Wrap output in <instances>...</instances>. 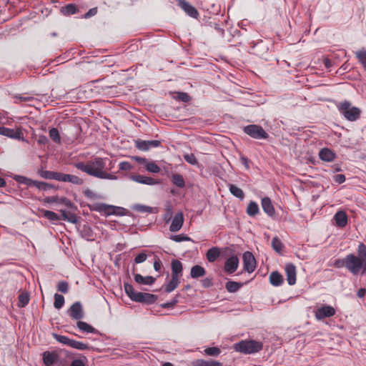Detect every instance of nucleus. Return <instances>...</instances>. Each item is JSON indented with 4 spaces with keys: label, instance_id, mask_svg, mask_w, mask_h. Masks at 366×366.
Masks as SVG:
<instances>
[{
    "label": "nucleus",
    "instance_id": "nucleus-46",
    "mask_svg": "<svg viewBox=\"0 0 366 366\" xmlns=\"http://www.w3.org/2000/svg\"><path fill=\"white\" fill-rule=\"evenodd\" d=\"M53 335L57 342L70 347L72 339H70L69 337H68L66 336L60 335H57V334H53Z\"/></svg>",
    "mask_w": 366,
    "mask_h": 366
},
{
    "label": "nucleus",
    "instance_id": "nucleus-56",
    "mask_svg": "<svg viewBox=\"0 0 366 366\" xmlns=\"http://www.w3.org/2000/svg\"><path fill=\"white\" fill-rule=\"evenodd\" d=\"M114 212L113 215L116 216H124L128 213V211L125 208L117 206H114Z\"/></svg>",
    "mask_w": 366,
    "mask_h": 366
},
{
    "label": "nucleus",
    "instance_id": "nucleus-34",
    "mask_svg": "<svg viewBox=\"0 0 366 366\" xmlns=\"http://www.w3.org/2000/svg\"><path fill=\"white\" fill-rule=\"evenodd\" d=\"M30 187H35L39 189L44 191H46L53 188V186L49 183L32 179L31 182Z\"/></svg>",
    "mask_w": 366,
    "mask_h": 366
},
{
    "label": "nucleus",
    "instance_id": "nucleus-50",
    "mask_svg": "<svg viewBox=\"0 0 366 366\" xmlns=\"http://www.w3.org/2000/svg\"><path fill=\"white\" fill-rule=\"evenodd\" d=\"M49 137L56 143H60L61 138L59 130L56 128H51L49 132Z\"/></svg>",
    "mask_w": 366,
    "mask_h": 366
},
{
    "label": "nucleus",
    "instance_id": "nucleus-6",
    "mask_svg": "<svg viewBox=\"0 0 366 366\" xmlns=\"http://www.w3.org/2000/svg\"><path fill=\"white\" fill-rule=\"evenodd\" d=\"M243 132L256 139H266L269 137L267 132L258 124H249L243 127Z\"/></svg>",
    "mask_w": 366,
    "mask_h": 366
},
{
    "label": "nucleus",
    "instance_id": "nucleus-5",
    "mask_svg": "<svg viewBox=\"0 0 366 366\" xmlns=\"http://www.w3.org/2000/svg\"><path fill=\"white\" fill-rule=\"evenodd\" d=\"M262 348L263 344L254 340H244L234 345V349L236 352L245 355L257 353Z\"/></svg>",
    "mask_w": 366,
    "mask_h": 366
},
{
    "label": "nucleus",
    "instance_id": "nucleus-58",
    "mask_svg": "<svg viewBox=\"0 0 366 366\" xmlns=\"http://www.w3.org/2000/svg\"><path fill=\"white\" fill-rule=\"evenodd\" d=\"M68 174L55 172L54 179L59 182H66Z\"/></svg>",
    "mask_w": 366,
    "mask_h": 366
},
{
    "label": "nucleus",
    "instance_id": "nucleus-7",
    "mask_svg": "<svg viewBox=\"0 0 366 366\" xmlns=\"http://www.w3.org/2000/svg\"><path fill=\"white\" fill-rule=\"evenodd\" d=\"M335 309L330 305H323L315 310V317L317 320L332 317L335 315Z\"/></svg>",
    "mask_w": 366,
    "mask_h": 366
},
{
    "label": "nucleus",
    "instance_id": "nucleus-52",
    "mask_svg": "<svg viewBox=\"0 0 366 366\" xmlns=\"http://www.w3.org/2000/svg\"><path fill=\"white\" fill-rule=\"evenodd\" d=\"M170 239L176 242H182L186 241H190L191 238L185 234H172L170 236Z\"/></svg>",
    "mask_w": 366,
    "mask_h": 366
},
{
    "label": "nucleus",
    "instance_id": "nucleus-10",
    "mask_svg": "<svg viewBox=\"0 0 366 366\" xmlns=\"http://www.w3.org/2000/svg\"><path fill=\"white\" fill-rule=\"evenodd\" d=\"M68 315L75 320H80L84 317V312L81 304L76 302L69 308Z\"/></svg>",
    "mask_w": 366,
    "mask_h": 366
},
{
    "label": "nucleus",
    "instance_id": "nucleus-21",
    "mask_svg": "<svg viewBox=\"0 0 366 366\" xmlns=\"http://www.w3.org/2000/svg\"><path fill=\"white\" fill-rule=\"evenodd\" d=\"M172 277L179 278L182 275V264L177 259H174L171 262Z\"/></svg>",
    "mask_w": 366,
    "mask_h": 366
},
{
    "label": "nucleus",
    "instance_id": "nucleus-63",
    "mask_svg": "<svg viewBox=\"0 0 366 366\" xmlns=\"http://www.w3.org/2000/svg\"><path fill=\"white\" fill-rule=\"evenodd\" d=\"M55 172L44 171L42 172L41 176L47 179H54Z\"/></svg>",
    "mask_w": 366,
    "mask_h": 366
},
{
    "label": "nucleus",
    "instance_id": "nucleus-13",
    "mask_svg": "<svg viewBox=\"0 0 366 366\" xmlns=\"http://www.w3.org/2000/svg\"><path fill=\"white\" fill-rule=\"evenodd\" d=\"M184 224V214L182 212H178L175 214L169 226V230L172 232H177L181 229Z\"/></svg>",
    "mask_w": 366,
    "mask_h": 366
},
{
    "label": "nucleus",
    "instance_id": "nucleus-53",
    "mask_svg": "<svg viewBox=\"0 0 366 366\" xmlns=\"http://www.w3.org/2000/svg\"><path fill=\"white\" fill-rule=\"evenodd\" d=\"M66 182H71L76 185H81L83 183V180L76 175L68 174Z\"/></svg>",
    "mask_w": 366,
    "mask_h": 366
},
{
    "label": "nucleus",
    "instance_id": "nucleus-39",
    "mask_svg": "<svg viewBox=\"0 0 366 366\" xmlns=\"http://www.w3.org/2000/svg\"><path fill=\"white\" fill-rule=\"evenodd\" d=\"M272 247L277 253L281 254L284 245L278 237H274L272 240Z\"/></svg>",
    "mask_w": 366,
    "mask_h": 366
},
{
    "label": "nucleus",
    "instance_id": "nucleus-24",
    "mask_svg": "<svg viewBox=\"0 0 366 366\" xmlns=\"http://www.w3.org/2000/svg\"><path fill=\"white\" fill-rule=\"evenodd\" d=\"M79 231L81 237L86 240L92 241L94 239V233L89 225L84 224Z\"/></svg>",
    "mask_w": 366,
    "mask_h": 366
},
{
    "label": "nucleus",
    "instance_id": "nucleus-11",
    "mask_svg": "<svg viewBox=\"0 0 366 366\" xmlns=\"http://www.w3.org/2000/svg\"><path fill=\"white\" fill-rule=\"evenodd\" d=\"M161 142L159 140H137L135 142L136 147L141 151H148L151 148L159 147Z\"/></svg>",
    "mask_w": 366,
    "mask_h": 366
},
{
    "label": "nucleus",
    "instance_id": "nucleus-8",
    "mask_svg": "<svg viewBox=\"0 0 366 366\" xmlns=\"http://www.w3.org/2000/svg\"><path fill=\"white\" fill-rule=\"evenodd\" d=\"M242 260L244 271L248 273L253 272L256 268V260L252 253L250 252H245L243 254Z\"/></svg>",
    "mask_w": 366,
    "mask_h": 366
},
{
    "label": "nucleus",
    "instance_id": "nucleus-18",
    "mask_svg": "<svg viewBox=\"0 0 366 366\" xmlns=\"http://www.w3.org/2000/svg\"><path fill=\"white\" fill-rule=\"evenodd\" d=\"M261 205L263 211L268 217H273L275 215V209L269 197H263L261 199Z\"/></svg>",
    "mask_w": 366,
    "mask_h": 366
},
{
    "label": "nucleus",
    "instance_id": "nucleus-15",
    "mask_svg": "<svg viewBox=\"0 0 366 366\" xmlns=\"http://www.w3.org/2000/svg\"><path fill=\"white\" fill-rule=\"evenodd\" d=\"M285 271L287 276V281L289 285H294L296 283V267L292 263L285 264Z\"/></svg>",
    "mask_w": 366,
    "mask_h": 366
},
{
    "label": "nucleus",
    "instance_id": "nucleus-55",
    "mask_svg": "<svg viewBox=\"0 0 366 366\" xmlns=\"http://www.w3.org/2000/svg\"><path fill=\"white\" fill-rule=\"evenodd\" d=\"M57 290L58 291L62 292V293H67L69 292V284L67 282L65 281H61L57 285Z\"/></svg>",
    "mask_w": 366,
    "mask_h": 366
},
{
    "label": "nucleus",
    "instance_id": "nucleus-42",
    "mask_svg": "<svg viewBox=\"0 0 366 366\" xmlns=\"http://www.w3.org/2000/svg\"><path fill=\"white\" fill-rule=\"evenodd\" d=\"M42 214L44 217L47 218L51 221H59L60 220V217L55 212L50 210H41Z\"/></svg>",
    "mask_w": 366,
    "mask_h": 366
},
{
    "label": "nucleus",
    "instance_id": "nucleus-31",
    "mask_svg": "<svg viewBox=\"0 0 366 366\" xmlns=\"http://www.w3.org/2000/svg\"><path fill=\"white\" fill-rule=\"evenodd\" d=\"M247 214L249 217H254L259 212V208L257 202L250 201L246 209Z\"/></svg>",
    "mask_w": 366,
    "mask_h": 366
},
{
    "label": "nucleus",
    "instance_id": "nucleus-35",
    "mask_svg": "<svg viewBox=\"0 0 366 366\" xmlns=\"http://www.w3.org/2000/svg\"><path fill=\"white\" fill-rule=\"evenodd\" d=\"M355 56L357 59L359 63L366 71V49L362 48L355 51Z\"/></svg>",
    "mask_w": 366,
    "mask_h": 366
},
{
    "label": "nucleus",
    "instance_id": "nucleus-30",
    "mask_svg": "<svg viewBox=\"0 0 366 366\" xmlns=\"http://www.w3.org/2000/svg\"><path fill=\"white\" fill-rule=\"evenodd\" d=\"M206 273L205 269L200 265H194L191 268L190 275L194 279L203 277Z\"/></svg>",
    "mask_w": 366,
    "mask_h": 366
},
{
    "label": "nucleus",
    "instance_id": "nucleus-49",
    "mask_svg": "<svg viewBox=\"0 0 366 366\" xmlns=\"http://www.w3.org/2000/svg\"><path fill=\"white\" fill-rule=\"evenodd\" d=\"M70 347L71 348H74L79 350H85L89 348V346L86 344L73 339L71 340Z\"/></svg>",
    "mask_w": 366,
    "mask_h": 366
},
{
    "label": "nucleus",
    "instance_id": "nucleus-64",
    "mask_svg": "<svg viewBox=\"0 0 366 366\" xmlns=\"http://www.w3.org/2000/svg\"><path fill=\"white\" fill-rule=\"evenodd\" d=\"M334 179L337 183L342 184L345 182L346 178L344 174H339L335 176Z\"/></svg>",
    "mask_w": 366,
    "mask_h": 366
},
{
    "label": "nucleus",
    "instance_id": "nucleus-12",
    "mask_svg": "<svg viewBox=\"0 0 366 366\" xmlns=\"http://www.w3.org/2000/svg\"><path fill=\"white\" fill-rule=\"evenodd\" d=\"M177 5L190 17L197 19L199 16L197 10L185 0H178Z\"/></svg>",
    "mask_w": 366,
    "mask_h": 366
},
{
    "label": "nucleus",
    "instance_id": "nucleus-32",
    "mask_svg": "<svg viewBox=\"0 0 366 366\" xmlns=\"http://www.w3.org/2000/svg\"><path fill=\"white\" fill-rule=\"evenodd\" d=\"M228 188L230 193L233 196H234L237 198H239L241 200L244 199V194L242 189L239 188L238 187L232 184H229Z\"/></svg>",
    "mask_w": 366,
    "mask_h": 366
},
{
    "label": "nucleus",
    "instance_id": "nucleus-23",
    "mask_svg": "<svg viewBox=\"0 0 366 366\" xmlns=\"http://www.w3.org/2000/svg\"><path fill=\"white\" fill-rule=\"evenodd\" d=\"M320 159L325 162H332L335 158V154L328 148H323L319 152Z\"/></svg>",
    "mask_w": 366,
    "mask_h": 366
},
{
    "label": "nucleus",
    "instance_id": "nucleus-9",
    "mask_svg": "<svg viewBox=\"0 0 366 366\" xmlns=\"http://www.w3.org/2000/svg\"><path fill=\"white\" fill-rule=\"evenodd\" d=\"M0 134L13 139H24L23 133L20 128L14 129L0 126Z\"/></svg>",
    "mask_w": 366,
    "mask_h": 366
},
{
    "label": "nucleus",
    "instance_id": "nucleus-43",
    "mask_svg": "<svg viewBox=\"0 0 366 366\" xmlns=\"http://www.w3.org/2000/svg\"><path fill=\"white\" fill-rule=\"evenodd\" d=\"M145 169L147 172L157 174L160 172V167L153 161H149L145 165Z\"/></svg>",
    "mask_w": 366,
    "mask_h": 366
},
{
    "label": "nucleus",
    "instance_id": "nucleus-47",
    "mask_svg": "<svg viewBox=\"0 0 366 366\" xmlns=\"http://www.w3.org/2000/svg\"><path fill=\"white\" fill-rule=\"evenodd\" d=\"M133 209L139 212L142 213H153L154 208L152 207L143 205V204H136Z\"/></svg>",
    "mask_w": 366,
    "mask_h": 366
},
{
    "label": "nucleus",
    "instance_id": "nucleus-22",
    "mask_svg": "<svg viewBox=\"0 0 366 366\" xmlns=\"http://www.w3.org/2000/svg\"><path fill=\"white\" fill-rule=\"evenodd\" d=\"M134 279L137 283L143 285H152L156 280V279L152 276L143 277L140 274H135Z\"/></svg>",
    "mask_w": 366,
    "mask_h": 366
},
{
    "label": "nucleus",
    "instance_id": "nucleus-2",
    "mask_svg": "<svg viewBox=\"0 0 366 366\" xmlns=\"http://www.w3.org/2000/svg\"><path fill=\"white\" fill-rule=\"evenodd\" d=\"M346 269L353 275L364 274L366 272V245L360 242L357 247V255H347Z\"/></svg>",
    "mask_w": 366,
    "mask_h": 366
},
{
    "label": "nucleus",
    "instance_id": "nucleus-57",
    "mask_svg": "<svg viewBox=\"0 0 366 366\" xmlns=\"http://www.w3.org/2000/svg\"><path fill=\"white\" fill-rule=\"evenodd\" d=\"M347 255L343 259H337L334 261L332 265L336 268L346 267L347 265Z\"/></svg>",
    "mask_w": 366,
    "mask_h": 366
},
{
    "label": "nucleus",
    "instance_id": "nucleus-28",
    "mask_svg": "<svg viewBox=\"0 0 366 366\" xmlns=\"http://www.w3.org/2000/svg\"><path fill=\"white\" fill-rule=\"evenodd\" d=\"M283 281L284 280L282 275L278 272H272L269 274V282L273 286L279 287L282 285Z\"/></svg>",
    "mask_w": 366,
    "mask_h": 366
},
{
    "label": "nucleus",
    "instance_id": "nucleus-29",
    "mask_svg": "<svg viewBox=\"0 0 366 366\" xmlns=\"http://www.w3.org/2000/svg\"><path fill=\"white\" fill-rule=\"evenodd\" d=\"M76 326L79 329V330H81L83 332L92 334L97 333V330L94 327H93L92 325H89L85 322L79 320L76 323Z\"/></svg>",
    "mask_w": 366,
    "mask_h": 366
},
{
    "label": "nucleus",
    "instance_id": "nucleus-20",
    "mask_svg": "<svg viewBox=\"0 0 366 366\" xmlns=\"http://www.w3.org/2000/svg\"><path fill=\"white\" fill-rule=\"evenodd\" d=\"M336 226L339 227H345L347 224V216L344 211L337 212L333 217Z\"/></svg>",
    "mask_w": 366,
    "mask_h": 366
},
{
    "label": "nucleus",
    "instance_id": "nucleus-26",
    "mask_svg": "<svg viewBox=\"0 0 366 366\" xmlns=\"http://www.w3.org/2000/svg\"><path fill=\"white\" fill-rule=\"evenodd\" d=\"M60 212H61L60 219L66 220L71 223H76L77 222L78 218L74 213H73L70 211H67L66 209H61Z\"/></svg>",
    "mask_w": 366,
    "mask_h": 366
},
{
    "label": "nucleus",
    "instance_id": "nucleus-17",
    "mask_svg": "<svg viewBox=\"0 0 366 366\" xmlns=\"http://www.w3.org/2000/svg\"><path fill=\"white\" fill-rule=\"evenodd\" d=\"M130 179L134 182H136L139 184H147V185H155L159 184V181L150 177L141 174H136L130 176Z\"/></svg>",
    "mask_w": 366,
    "mask_h": 366
},
{
    "label": "nucleus",
    "instance_id": "nucleus-3",
    "mask_svg": "<svg viewBox=\"0 0 366 366\" xmlns=\"http://www.w3.org/2000/svg\"><path fill=\"white\" fill-rule=\"evenodd\" d=\"M125 293L132 300L137 302L153 304L157 300V296L150 293L136 292L131 284L124 283Z\"/></svg>",
    "mask_w": 366,
    "mask_h": 366
},
{
    "label": "nucleus",
    "instance_id": "nucleus-25",
    "mask_svg": "<svg viewBox=\"0 0 366 366\" xmlns=\"http://www.w3.org/2000/svg\"><path fill=\"white\" fill-rule=\"evenodd\" d=\"M192 366H222V364L217 360H205L203 359H197L192 362Z\"/></svg>",
    "mask_w": 366,
    "mask_h": 366
},
{
    "label": "nucleus",
    "instance_id": "nucleus-36",
    "mask_svg": "<svg viewBox=\"0 0 366 366\" xmlns=\"http://www.w3.org/2000/svg\"><path fill=\"white\" fill-rule=\"evenodd\" d=\"M179 284V279L172 277V279L165 285V292L167 293L174 291Z\"/></svg>",
    "mask_w": 366,
    "mask_h": 366
},
{
    "label": "nucleus",
    "instance_id": "nucleus-1",
    "mask_svg": "<svg viewBox=\"0 0 366 366\" xmlns=\"http://www.w3.org/2000/svg\"><path fill=\"white\" fill-rule=\"evenodd\" d=\"M75 167L87 174L102 179H117V177L108 172L114 167V162L107 157H95L86 164L80 162L74 164Z\"/></svg>",
    "mask_w": 366,
    "mask_h": 366
},
{
    "label": "nucleus",
    "instance_id": "nucleus-51",
    "mask_svg": "<svg viewBox=\"0 0 366 366\" xmlns=\"http://www.w3.org/2000/svg\"><path fill=\"white\" fill-rule=\"evenodd\" d=\"M14 179L19 183V184H25L28 187H30V184H31V179H29V178H27L24 176H21V175H15L14 177Z\"/></svg>",
    "mask_w": 366,
    "mask_h": 366
},
{
    "label": "nucleus",
    "instance_id": "nucleus-59",
    "mask_svg": "<svg viewBox=\"0 0 366 366\" xmlns=\"http://www.w3.org/2000/svg\"><path fill=\"white\" fill-rule=\"evenodd\" d=\"M119 168L122 171H130L133 167L129 162H121L119 164Z\"/></svg>",
    "mask_w": 366,
    "mask_h": 366
},
{
    "label": "nucleus",
    "instance_id": "nucleus-40",
    "mask_svg": "<svg viewBox=\"0 0 366 366\" xmlns=\"http://www.w3.org/2000/svg\"><path fill=\"white\" fill-rule=\"evenodd\" d=\"M29 295L27 292H23L18 297L17 305L19 307H26L29 302Z\"/></svg>",
    "mask_w": 366,
    "mask_h": 366
},
{
    "label": "nucleus",
    "instance_id": "nucleus-48",
    "mask_svg": "<svg viewBox=\"0 0 366 366\" xmlns=\"http://www.w3.org/2000/svg\"><path fill=\"white\" fill-rule=\"evenodd\" d=\"M220 353V349L217 347H207L204 350V354L208 356L217 357Z\"/></svg>",
    "mask_w": 366,
    "mask_h": 366
},
{
    "label": "nucleus",
    "instance_id": "nucleus-54",
    "mask_svg": "<svg viewBox=\"0 0 366 366\" xmlns=\"http://www.w3.org/2000/svg\"><path fill=\"white\" fill-rule=\"evenodd\" d=\"M184 159L187 163L192 165H198V161L194 154H185Z\"/></svg>",
    "mask_w": 366,
    "mask_h": 366
},
{
    "label": "nucleus",
    "instance_id": "nucleus-4",
    "mask_svg": "<svg viewBox=\"0 0 366 366\" xmlns=\"http://www.w3.org/2000/svg\"><path fill=\"white\" fill-rule=\"evenodd\" d=\"M340 114L349 122H355L360 118L362 111L357 107L352 106L349 101H343L337 104Z\"/></svg>",
    "mask_w": 366,
    "mask_h": 366
},
{
    "label": "nucleus",
    "instance_id": "nucleus-14",
    "mask_svg": "<svg viewBox=\"0 0 366 366\" xmlns=\"http://www.w3.org/2000/svg\"><path fill=\"white\" fill-rule=\"evenodd\" d=\"M239 266V259L237 256H232L229 257L224 266V272L227 274H232L234 273Z\"/></svg>",
    "mask_w": 366,
    "mask_h": 366
},
{
    "label": "nucleus",
    "instance_id": "nucleus-60",
    "mask_svg": "<svg viewBox=\"0 0 366 366\" xmlns=\"http://www.w3.org/2000/svg\"><path fill=\"white\" fill-rule=\"evenodd\" d=\"M86 362V357H83L80 359L74 360L70 366H85Z\"/></svg>",
    "mask_w": 366,
    "mask_h": 366
},
{
    "label": "nucleus",
    "instance_id": "nucleus-37",
    "mask_svg": "<svg viewBox=\"0 0 366 366\" xmlns=\"http://www.w3.org/2000/svg\"><path fill=\"white\" fill-rule=\"evenodd\" d=\"M172 182L179 188H183L185 186L184 177L179 174H174L172 176Z\"/></svg>",
    "mask_w": 366,
    "mask_h": 366
},
{
    "label": "nucleus",
    "instance_id": "nucleus-33",
    "mask_svg": "<svg viewBox=\"0 0 366 366\" xmlns=\"http://www.w3.org/2000/svg\"><path fill=\"white\" fill-rule=\"evenodd\" d=\"M30 187H35L39 189L44 191H46L53 188V186L49 183L32 179L31 182Z\"/></svg>",
    "mask_w": 366,
    "mask_h": 366
},
{
    "label": "nucleus",
    "instance_id": "nucleus-44",
    "mask_svg": "<svg viewBox=\"0 0 366 366\" xmlns=\"http://www.w3.org/2000/svg\"><path fill=\"white\" fill-rule=\"evenodd\" d=\"M14 102L18 104L20 102H29L34 99V97L27 94H24L14 96Z\"/></svg>",
    "mask_w": 366,
    "mask_h": 366
},
{
    "label": "nucleus",
    "instance_id": "nucleus-61",
    "mask_svg": "<svg viewBox=\"0 0 366 366\" xmlns=\"http://www.w3.org/2000/svg\"><path fill=\"white\" fill-rule=\"evenodd\" d=\"M147 258V254L144 252H142L135 257L134 262L135 264H140V263L145 262Z\"/></svg>",
    "mask_w": 366,
    "mask_h": 366
},
{
    "label": "nucleus",
    "instance_id": "nucleus-38",
    "mask_svg": "<svg viewBox=\"0 0 366 366\" xmlns=\"http://www.w3.org/2000/svg\"><path fill=\"white\" fill-rule=\"evenodd\" d=\"M77 11L76 6L73 4H67L61 9V12L65 16H70L76 14Z\"/></svg>",
    "mask_w": 366,
    "mask_h": 366
},
{
    "label": "nucleus",
    "instance_id": "nucleus-19",
    "mask_svg": "<svg viewBox=\"0 0 366 366\" xmlns=\"http://www.w3.org/2000/svg\"><path fill=\"white\" fill-rule=\"evenodd\" d=\"M58 358L59 355L55 352L46 351L42 355L43 362L46 366H52Z\"/></svg>",
    "mask_w": 366,
    "mask_h": 366
},
{
    "label": "nucleus",
    "instance_id": "nucleus-27",
    "mask_svg": "<svg viewBox=\"0 0 366 366\" xmlns=\"http://www.w3.org/2000/svg\"><path fill=\"white\" fill-rule=\"evenodd\" d=\"M220 255V249L217 247H212L207 252V259L209 262H214Z\"/></svg>",
    "mask_w": 366,
    "mask_h": 366
},
{
    "label": "nucleus",
    "instance_id": "nucleus-16",
    "mask_svg": "<svg viewBox=\"0 0 366 366\" xmlns=\"http://www.w3.org/2000/svg\"><path fill=\"white\" fill-rule=\"evenodd\" d=\"M92 210L98 212L105 216L113 215L114 205H109L104 203H97L92 206Z\"/></svg>",
    "mask_w": 366,
    "mask_h": 366
},
{
    "label": "nucleus",
    "instance_id": "nucleus-41",
    "mask_svg": "<svg viewBox=\"0 0 366 366\" xmlns=\"http://www.w3.org/2000/svg\"><path fill=\"white\" fill-rule=\"evenodd\" d=\"M241 287V283L234 281H228L225 285V288L229 292H236Z\"/></svg>",
    "mask_w": 366,
    "mask_h": 366
},
{
    "label": "nucleus",
    "instance_id": "nucleus-62",
    "mask_svg": "<svg viewBox=\"0 0 366 366\" xmlns=\"http://www.w3.org/2000/svg\"><path fill=\"white\" fill-rule=\"evenodd\" d=\"M177 99L183 102H188L190 101V97L188 94L185 92H178L177 93Z\"/></svg>",
    "mask_w": 366,
    "mask_h": 366
},
{
    "label": "nucleus",
    "instance_id": "nucleus-45",
    "mask_svg": "<svg viewBox=\"0 0 366 366\" xmlns=\"http://www.w3.org/2000/svg\"><path fill=\"white\" fill-rule=\"evenodd\" d=\"M64 297L63 295L59 294H55L54 295V306L56 309L59 310L61 309L64 305Z\"/></svg>",
    "mask_w": 366,
    "mask_h": 366
}]
</instances>
